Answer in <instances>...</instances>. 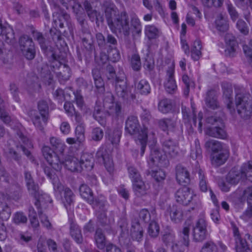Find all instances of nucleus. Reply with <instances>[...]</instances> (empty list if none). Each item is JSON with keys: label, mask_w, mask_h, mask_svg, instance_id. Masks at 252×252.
<instances>
[{"label": "nucleus", "mask_w": 252, "mask_h": 252, "mask_svg": "<svg viewBox=\"0 0 252 252\" xmlns=\"http://www.w3.org/2000/svg\"><path fill=\"white\" fill-rule=\"evenodd\" d=\"M43 156L49 164L56 171H60L63 164L68 170L72 172H81L82 165L75 157L68 156L64 161L61 160L59 156L49 146H44L42 148Z\"/></svg>", "instance_id": "nucleus-1"}, {"label": "nucleus", "mask_w": 252, "mask_h": 252, "mask_svg": "<svg viewBox=\"0 0 252 252\" xmlns=\"http://www.w3.org/2000/svg\"><path fill=\"white\" fill-rule=\"evenodd\" d=\"M251 95L244 90L236 91L235 104L240 116L244 119L249 118L252 113V99Z\"/></svg>", "instance_id": "nucleus-2"}, {"label": "nucleus", "mask_w": 252, "mask_h": 252, "mask_svg": "<svg viewBox=\"0 0 252 252\" xmlns=\"http://www.w3.org/2000/svg\"><path fill=\"white\" fill-rule=\"evenodd\" d=\"M109 28L113 33L119 32L123 33L125 36H128L130 34V27L129 17L127 12L125 10L120 12L114 18V22Z\"/></svg>", "instance_id": "nucleus-3"}, {"label": "nucleus", "mask_w": 252, "mask_h": 252, "mask_svg": "<svg viewBox=\"0 0 252 252\" xmlns=\"http://www.w3.org/2000/svg\"><path fill=\"white\" fill-rule=\"evenodd\" d=\"M175 198L177 202L184 205H188L192 202L194 205V206L191 207L192 210H194L199 204L197 196L186 186L177 190L175 193Z\"/></svg>", "instance_id": "nucleus-4"}, {"label": "nucleus", "mask_w": 252, "mask_h": 252, "mask_svg": "<svg viewBox=\"0 0 252 252\" xmlns=\"http://www.w3.org/2000/svg\"><path fill=\"white\" fill-rule=\"evenodd\" d=\"M115 91L116 95L124 102L130 103L136 98L135 94L131 93L127 87L126 81L120 77L115 80Z\"/></svg>", "instance_id": "nucleus-5"}, {"label": "nucleus", "mask_w": 252, "mask_h": 252, "mask_svg": "<svg viewBox=\"0 0 252 252\" xmlns=\"http://www.w3.org/2000/svg\"><path fill=\"white\" fill-rule=\"evenodd\" d=\"M50 69L56 74L61 83H63L69 80L71 76L69 67L66 64L62 63L54 57L50 63Z\"/></svg>", "instance_id": "nucleus-6"}, {"label": "nucleus", "mask_w": 252, "mask_h": 252, "mask_svg": "<svg viewBox=\"0 0 252 252\" xmlns=\"http://www.w3.org/2000/svg\"><path fill=\"white\" fill-rule=\"evenodd\" d=\"M20 49L24 56L29 60H32L35 55L34 42L31 37L23 35L19 39Z\"/></svg>", "instance_id": "nucleus-7"}, {"label": "nucleus", "mask_w": 252, "mask_h": 252, "mask_svg": "<svg viewBox=\"0 0 252 252\" xmlns=\"http://www.w3.org/2000/svg\"><path fill=\"white\" fill-rule=\"evenodd\" d=\"M207 223L204 218H200L196 221L193 228V239L201 242L205 240L208 235L207 230Z\"/></svg>", "instance_id": "nucleus-8"}, {"label": "nucleus", "mask_w": 252, "mask_h": 252, "mask_svg": "<svg viewBox=\"0 0 252 252\" xmlns=\"http://www.w3.org/2000/svg\"><path fill=\"white\" fill-rule=\"evenodd\" d=\"M144 128H147L144 126L140 128V126L136 117L131 116L127 118L126 122L125 130L126 132L131 135L137 134V137L139 133Z\"/></svg>", "instance_id": "nucleus-9"}, {"label": "nucleus", "mask_w": 252, "mask_h": 252, "mask_svg": "<svg viewBox=\"0 0 252 252\" xmlns=\"http://www.w3.org/2000/svg\"><path fill=\"white\" fill-rule=\"evenodd\" d=\"M235 249L236 252H251L252 249V236L247 234L242 239L238 236L236 238Z\"/></svg>", "instance_id": "nucleus-10"}, {"label": "nucleus", "mask_w": 252, "mask_h": 252, "mask_svg": "<svg viewBox=\"0 0 252 252\" xmlns=\"http://www.w3.org/2000/svg\"><path fill=\"white\" fill-rule=\"evenodd\" d=\"M150 160L153 164L161 167L166 166L168 164L165 154L157 148L152 149Z\"/></svg>", "instance_id": "nucleus-11"}, {"label": "nucleus", "mask_w": 252, "mask_h": 252, "mask_svg": "<svg viewBox=\"0 0 252 252\" xmlns=\"http://www.w3.org/2000/svg\"><path fill=\"white\" fill-rule=\"evenodd\" d=\"M165 215L169 216L171 220L178 223L183 220L184 212L182 208L176 205L169 206L165 211Z\"/></svg>", "instance_id": "nucleus-12"}, {"label": "nucleus", "mask_w": 252, "mask_h": 252, "mask_svg": "<svg viewBox=\"0 0 252 252\" xmlns=\"http://www.w3.org/2000/svg\"><path fill=\"white\" fill-rule=\"evenodd\" d=\"M176 178L181 185L188 184L190 182V175L187 168L181 164L177 165L176 167Z\"/></svg>", "instance_id": "nucleus-13"}, {"label": "nucleus", "mask_w": 252, "mask_h": 252, "mask_svg": "<svg viewBox=\"0 0 252 252\" xmlns=\"http://www.w3.org/2000/svg\"><path fill=\"white\" fill-rule=\"evenodd\" d=\"M221 87L223 91V96L226 99L227 108L231 112L234 111V107L232 102V87L230 83L227 82H223L221 83Z\"/></svg>", "instance_id": "nucleus-14"}, {"label": "nucleus", "mask_w": 252, "mask_h": 252, "mask_svg": "<svg viewBox=\"0 0 252 252\" xmlns=\"http://www.w3.org/2000/svg\"><path fill=\"white\" fill-rule=\"evenodd\" d=\"M163 150L171 158H175L179 155V145L177 141L168 139L165 140L162 144Z\"/></svg>", "instance_id": "nucleus-15"}, {"label": "nucleus", "mask_w": 252, "mask_h": 252, "mask_svg": "<svg viewBox=\"0 0 252 252\" xmlns=\"http://www.w3.org/2000/svg\"><path fill=\"white\" fill-rule=\"evenodd\" d=\"M53 18L54 25L56 28L59 26L60 28H63L64 25L69 26L70 16L66 13L61 11L54 12L53 14Z\"/></svg>", "instance_id": "nucleus-16"}, {"label": "nucleus", "mask_w": 252, "mask_h": 252, "mask_svg": "<svg viewBox=\"0 0 252 252\" xmlns=\"http://www.w3.org/2000/svg\"><path fill=\"white\" fill-rule=\"evenodd\" d=\"M30 116L33 125L39 130L43 131L44 126L46 125L48 120V116L44 115H39L35 110H32L30 112Z\"/></svg>", "instance_id": "nucleus-17"}, {"label": "nucleus", "mask_w": 252, "mask_h": 252, "mask_svg": "<svg viewBox=\"0 0 252 252\" xmlns=\"http://www.w3.org/2000/svg\"><path fill=\"white\" fill-rule=\"evenodd\" d=\"M92 74L97 92L99 94H103L105 92L104 82L101 77L100 70L97 68L93 69Z\"/></svg>", "instance_id": "nucleus-18"}, {"label": "nucleus", "mask_w": 252, "mask_h": 252, "mask_svg": "<svg viewBox=\"0 0 252 252\" xmlns=\"http://www.w3.org/2000/svg\"><path fill=\"white\" fill-rule=\"evenodd\" d=\"M84 6L88 17L92 21H95L97 26H99L100 22H103V18L100 13L96 10L93 9L91 4L88 1H85Z\"/></svg>", "instance_id": "nucleus-19"}, {"label": "nucleus", "mask_w": 252, "mask_h": 252, "mask_svg": "<svg viewBox=\"0 0 252 252\" xmlns=\"http://www.w3.org/2000/svg\"><path fill=\"white\" fill-rule=\"evenodd\" d=\"M120 13L113 3H110L105 5V15L109 27L114 22V18L116 17Z\"/></svg>", "instance_id": "nucleus-20"}, {"label": "nucleus", "mask_w": 252, "mask_h": 252, "mask_svg": "<svg viewBox=\"0 0 252 252\" xmlns=\"http://www.w3.org/2000/svg\"><path fill=\"white\" fill-rule=\"evenodd\" d=\"M224 125L222 123V126H220V124L214 127H208L206 130V133L208 135L220 138L225 139L227 137V133L224 129Z\"/></svg>", "instance_id": "nucleus-21"}, {"label": "nucleus", "mask_w": 252, "mask_h": 252, "mask_svg": "<svg viewBox=\"0 0 252 252\" xmlns=\"http://www.w3.org/2000/svg\"><path fill=\"white\" fill-rule=\"evenodd\" d=\"M174 70L173 67H169L167 71V81L164 87L166 91L169 94L173 93L177 89V85L174 79Z\"/></svg>", "instance_id": "nucleus-22"}, {"label": "nucleus", "mask_w": 252, "mask_h": 252, "mask_svg": "<svg viewBox=\"0 0 252 252\" xmlns=\"http://www.w3.org/2000/svg\"><path fill=\"white\" fill-rule=\"evenodd\" d=\"M80 164L82 165V170H91L94 167V158L93 154L90 153L84 152L81 155Z\"/></svg>", "instance_id": "nucleus-23"}, {"label": "nucleus", "mask_w": 252, "mask_h": 252, "mask_svg": "<svg viewBox=\"0 0 252 252\" xmlns=\"http://www.w3.org/2000/svg\"><path fill=\"white\" fill-rule=\"evenodd\" d=\"M183 118L185 124H189L192 122L194 126L196 125V118L195 114L194 108L192 107L191 110L185 106H182Z\"/></svg>", "instance_id": "nucleus-24"}, {"label": "nucleus", "mask_w": 252, "mask_h": 252, "mask_svg": "<svg viewBox=\"0 0 252 252\" xmlns=\"http://www.w3.org/2000/svg\"><path fill=\"white\" fill-rule=\"evenodd\" d=\"M228 157L229 152L227 150H222L219 153H214L211 159L212 164L215 166H219L225 163Z\"/></svg>", "instance_id": "nucleus-25"}, {"label": "nucleus", "mask_w": 252, "mask_h": 252, "mask_svg": "<svg viewBox=\"0 0 252 252\" xmlns=\"http://www.w3.org/2000/svg\"><path fill=\"white\" fill-rule=\"evenodd\" d=\"M176 124V120L171 118H163L158 121L159 127L164 131H174Z\"/></svg>", "instance_id": "nucleus-26"}, {"label": "nucleus", "mask_w": 252, "mask_h": 252, "mask_svg": "<svg viewBox=\"0 0 252 252\" xmlns=\"http://www.w3.org/2000/svg\"><path fill=\"white\" fill-rule=\"evenodd\" d=\"M205 102L206 105L211 109H215L219 107L220 105L217 100L216 92L214 90H210L207 92Z\"/></svg>", "instance_id": "nucleus-27"}, {"label": "nucleus", "mask_w": 252, "mask_h": 252, "mask_svg": "<svg viewBox=\"0 0 252 252\" xmlns=\"http://www.w3.org/2000/svg\"><path fill=\"white\" fill-rule=\"evenodd\" d=\"M103 147L100 148L99 150L97 152V154L98 156H101L102 157L106 170L110 174H111L114 170L113 160L109 154L103 153ZM104 150L105 151V149H104Z\"/></svg>", "instance_id": "nucleus-28"}, {"label": "nucleus", "mask_w": 252, "mask_h": 252, "mask_svg": "<svg viewBox=\"0 0 252 252\" xmlns=\"http://www.w3.org/2000/svg\"><path fill=\"white\" fill-rule=\"evenodd\" d=\"M241 180H244L243 174H242L240 170L235 168H232L226 177L227 182L232 185L238 184Z\"/></svg>", "instance_id": "nucleus-29"}, {"label": "nucleus", "mask_w": 252, "mask_h": 252, "mask_svg": "<svg viewBox=\"0 0 252 252\" xmlns=\"http://www.w3.org/2000/svg\"><path fill=\"white\" fill-rule=\"evenodd\" d=\"M31 32L34 39L37 41L41 49L44 51H46L48 46L46 38L42 33L36 30L33 27H31Z\"/></svg>", "instance_id": "nucleus-30"}, {"label": "nucleus", "mask_w": 252, "mask_h": 252, "mask_svg": "<svg viewBox=\"0 0 252 252\" xmlns=\"http://www.w3.org/2000/svg\"><path fill=\"white\" fill-rule=\"evenodd\" d=\"M5 36V41L12 43L14 40V33L13 29L9 26H4L0 21V35Z\"/></svg>", "instance_id": "nucleus-31"}, {"label": "nucleus", "mask_w": 252, "mask_h": 252, "mask_svg": "<svg viewBox=\"0 0 252 252\" xmlns=\"http://www.w3.org/2000/svg\"><path fill=\"white\" fill-rule=\"evenodd\" d=\"M70 233L71 237L78 244H81L83 241V238L81 229L78 225L72 222L70 226Z\"/></svg>", "instance_id": "nucleus-32"}, {"label": "nucleus", "mask_w": 252, "mask_h": 252, "mask_svg": "<svg viewBox=\"0 0 252 252\" xmlns=\"http://www.w3.org/2000/svg\"><path fill=\"white\" fill-rule=\"evenodd\" d=\"M132 183L133 189L136 196L140 197L147 193L146 187L141 179L137 180H134Z\"/></svg>", "instance_id": "nucleus-33"}, {"label": "nucleus", "mask_w": 252, "mask_h": 252, "mask_svg": "<svg viewBox=\"0 0 252 252\" xmlns=\"http://www.w3.org/2000/svg\"><path fill=\"white\" fill-rule=\"evenodd\" d=\"M80 195L88 203L92 202L94 194L91 189L86 185L82 184L79 188Z\"/></svg>", "instance_id": "nucleus-34"}, {"label": "nucleus", "mask_w": 252, "mask_h": 252, "mask_svg": "<svg viewBox=\"0 0 252 252\" xmlns=\"http://www.w3.org/2000/svg\"><path fill=\"white\" fill-rule=\"evenodd\" d=\"M96 245L99 249H103L106 245V238L102 230L100 228L96 229L94 235Z\"/></svg>", "instance_id": "nucleus-35"}, {"label": "nucleus", "mask_w": 252, "mask_h": 252, "mask_svg": "<svg viewBox=\"0 0 252 252\" xmlns=\"http://www.w3.org/2000/svg\"><path fill=\"white\" fill-rule=\"evenodd\" d=\"M82 40L87 50L91 51L93 49V37L87 28H86V32L82 36Z\"/></svg>", "instance_id": "nucleus-36"}, {"label": "nucleus", "mask_w": 252, "mask_h": 252, "mask_svg": "<svg viewBox=\"0 0 252 252\" xmlns=\"http://www.w3.org/2000/svg\"><path fill=\"white\" fill-rule=\"evenodd\" d=\"M132 27V34L134 38L139 37L141 33V25L138 18L134 16L131 19Z\"/></svg>", "instance_id": "nucleus-37"}, {"label": "nucleus", "mask_w": 252, "mask_h": 252, "mask_svg": "<svg viewBox=\"0 0 252 252\" xmlns=\"http://www.w3.org/2000/svg\"><path fill=\"white\" fill-rule=\"evenodd\" d=\"M74 194L72 190L68 188H66L63 192V202L66 208L68 209L73 202Z\"/></svg>", "instance_id": "nucleus-38"}, {"label": "nucleus", "mask_w": 252, "mask_h": 252, "mask_svg": "<svg viewBox=\"0 0 252 252\" xmlns=\"http://www.w3.org/2000/svg\"><path fill=\"white\" fill-rule=\"evenodd\" d=\"M89 203L93 206L96 212L98 211L105 210V206L106 204V200L102 196H100L95 198L94 197L92 202H89Z\"/></svg>", "instance_id": "nucleus-39"}, {"label": "nucleus", "mask_w": 252, "mask_h": 252, "mask_svg": "<svg viewBox=\"0 0 252 252\" xmlns=\"http://www.w3.org/2000/svg\"><path fill=\"white\" fill-rule=\"evenodd\" d=\"M148 139V128H144L139 133L138 136V140L140 143L141 147V156H143L144 154L145 148L147 146Z\"/></svg>", "instance_id": "nucleus-40"}, {"label": "nucleus", "mask_w": 252, "mask_h": 252, "mask_svg": "<svg viewBox=\"0 0 252 252\" xmlns=\"http://www.w3.org/2000/svg\"><path fill=\"white\" fill-rule=\"evenodd\" d=\"M175 234L172 229L167 226L162 237V242L166 245L173 243L175 241Z\"/></svg>", "instance_id": "nucleus-41"}, {"label": "nucleus", "mask_w": 252, "mask_h": 252, "mask_svg": "<svg viewBox=\"0 0 252 252\" xmlns=\"http://www.w3.org/2000/svg\"><path fill=\"white\" fill-rule=\"evenodd\" d=\"M132 237L137 241H141L143 236V229L139 223L132 225L131 230Z\"/></svg>", "instance_id": "nucleus-42"}, {"label": "nucleus", "mask_w": 252, "mask_h": 252, "mask_svg": "<svg viewBox=\"0 0 252 252\" xmlns=\"http://www.w3.org/2000/svg\"><path fill=\"white\" fill-rule=\"evenodd\" d=\"M136 88L142 95H147L150 94L151 88L148 82L144 79L140 80L137 84Z\"/></svg>", "instance_id": "nucleus-43"}, {"label": "nucleus", "mask_w": 252, "mask_h": 252, "mask_svg": "<svg viewBox=\"0 0 252 252\" xmlns=\"http://www.w3.org/2000/svg\"><path fill=\"white\" fill-rule=\"evenodd\" d=\"M202 49L201 42L199 40H196L193 43L192 48L191 51L192 58L195 61H197L200 58Z\"/></svg>", "instance_id": "nucleus-44"}, {"label": "nucleus", "mask_w": 252, "mask_h": 252, "mask_svg": "<svg viewBox=\"0 0 252 252\" xmlns=\"http://www.w3.org/2000/svg\"><path fill=\"white\" fill-rule=\"evenodd\" d=\"M158 108L163 113H168L172 108L171 100L167 98L161 100L158 103Z\"/></svg>", "instance_id": "nucleus-45"}, {"label": "nucleus", "mask_w": 252, "mask_h": 252, "mask_svg": "<svg viewBox=\"0 0 252 252\" xmlns=\"http://www.w3.org/2000/svg\"><path fill=\"white\" fill-rule=\"evenodd\" d=\"M216 25L217 29L220 32H225L228 29V24L221 14H220L216 20Z\"/></svg>", "instance_id": "nucleus-46"}, {"label": "nucleus", "mask_w": 252, "mask_h": 252, "mask_svg": "<svg viewBox=\"0 0 252 252\" xmlns=\"http://www.w3.org/2000/svg\"><path fill=\"white\" fill-rule=\"evenodd\" d=\"M29 90L30 91H38L41 88L39 79L36 76H32L27 81Z\"/></svg>", "instance_id": "nucleus-47"}, {"label": "nucleus", "mask_w": 252, "mask_h": 252, "mask_svg": "<svg viewBox=\"0 0 252 252\" xmlns=\"http://www.w3.org/2000/svg\"><path fill=\"white\" fill-rule=\"evenodd\" d=\"M50 141L51 145L54 148L55 150L60 153H63L65 146L60 139L55 137H52L50 138Z\"/></svg>", "instance_id": "nucleus-48"}, {"label": "nucleus", "mask_w": 252, "mask_h": 252, "mask_svg": "<svg viewBox=\"0 0 252 252\" xmlns=\"http://www.w3.org/2000/svg\"><path fill=\"white\" fill-rule=\"evenodd\" d=\"M34 198L36 199L35 205L37 207L38 210H41L40 207L41 206L50 201L49 196L45 193H42V191L37 195V197Z\"/></svg>", "instance_id": "nucleus-49"}, {"label": "nucleus", "mask_w": 252, "mask_h": 252, "mask_svg": "<svg viewBox=\"0 0 252 252\" xmlns=\"http://www.w3.org/2000/svg\"><path fill=\"white\" fill-rule=\"evenodd\" d=\"M189 231L190 228L189 226L184 227L180 232L181 240L178 241L180 242L181 244L187 247H188L189 244Z\"/></svg>", "instance_id": "nucleus-50"}, {"label": "nucleus", "mask_w": 252, "mask_h": 252, "mask_svg": "<svg viewBox=\"0 0 252 252\" xmlns=\"http://www.w3.org/2000/svg\"><path fill=\"white\" fill-rule=\"evenodd\" d=\"M121 134V131L118 129H115L110 132L108 135L109 141L113 145L117 146L120 142Z\"/></svg>", "instance_id": "nucleus-51"}, {"label": "nucleus", "mask_w": 252, "mask_h": 252, "mask_svg": "<svg viewBox=\"0 0 252 252\" xmlns=\"http://www.w3.org/2000/svg\"><path fill=\"white\" fill-rule=\"evenodd\" d=\"M207 148H210L214 153H218L222 151L221 143L215 140H211L207 141L205 143Z\"/></svg>", "instance_id": "nucleus-52"}, {"label": "nucleus", "mask_w": 252, "mask_h": 252, "mask_svg": "<svg viewBox=\"0 0 252 252\" xmlns=\"http://www.w3.org/2000/svg\"><path fill=\"white\" fill-rule=\"evenodd\" d=\"M29 194L34 197H37V195L41 192L39 186L34 182L26 185Z\"/></svg>", "instance_id": "nucleus-53"}, {"label": "nucleus", "mask_w": 252, "mask_h": 252, "mask_svg": "<svg viewBox=\"0 0 252 252\" xmlns=\"http://www.w3.org/2000/svg\"><path fill=\"white\" fill-rule=\"evenodd\" d=\"M223 116V113L220 112L218 117L215 116L208 117L206 119V122L213 125L218 126L220 124V126H222V123H223L222 117Z\"/></svg>", "instance_id": "nucleus-54"}, {"label": "nucleus", "mask_w": 252, "mask_h": 252, "mask_svg": "<svg viewBox=\"0 0 252 252\" xmlns=\"http://www.w3.org/2000/svg\"><path fill=\"white\" fill-rule=\"evenodd\" d=\"M218 247L215 243L212 241H208L205 242L200 251V252H217Z\"/></svg>", "instance_id": "nucleus-55"}, {"label": "nucleus", "mask_w": 252, "mask_h": 252, "mask_svg": "<svg viewBox=\"0 0 252 252\" xmlns=\"http://www.w3.org/2000/svg\"><path fill=\"white\" fill-rule=\"evenodd\" d=\"M159 232V226L157 222L155 221H152L148 227V234L149 235L154 238L157 237Z\"/></svg>", "instance_id": "nucleus-56"}, {"label": "nucleus", "mask_w": 252, "mask_h": 252, "mask_svg": "<svg viewBox=\"0 0 252 252\" xmlns=\"http://www.w3.org/2000/svg\"><path fill=\"white\" fill-rule=\"evenodd\" d=\"M158 31L154 26L149 25L145 28V33L149 39H154L158 36Z\"/></svg>", "instance_id": "nucleus-57"}, {"label": "nucleus", "mask_w": 252, "mask_h": 252, "mask_svg": "<svg viewBox=\"0 0 252 252\" xmlns=\"http://www.w3.org/2000/svg\"><path fill=\"white\" fill-rule=\"evenodd\" d=\"M236 28L241 33L247 35L249 33V29L247 23L243 19H239L236 23Z\"/></svg>", "instance_id": "nucleus-58"}, {"label": "nucleus", "mask_w": 252, "mask_h": 252, "mask_svg": "<svg viewBox=\"0 0 252 252\" xmlns=\"http://www.w3.org/2000/svg\"><path fill=\"white\" fill-rule=\"evenodd\" d=\"M202 150L198 143V141H195V147L193 148L191 150L190 157L193 159L200 158L201 157Z\"/></svg>", "instance_id": "nucleus-59"}, {"label": "nucleus", "mask_w": 252, "mask_h": 252, "mask_svg": "<svg viewBox=\"0 0 252 252\" xmlns=\"http://www.w3.org/2000/svg\"><path fill=\"white\" fill-rule=\"evenodd\" d=\"M85 129L84 126L82 124L78 125L75 129V135L77 137V140L79 143H81L85 139Z\"/></svg>", "instance_id": "nucleus-60"}, {"label": "nucleus", "mask_w": 252, "mask_h": 252, "mask_svg": "<svg viewBox=\"0 0 252 252\" xmlns=\"http://www.w3.org/2000/svg\"><path fill=\"white\" fill-rule=\"evenodd\" d=\"M131 66L135 71H138L141 68L140 58L139 55L134 54L131 59Z\"/></svg>", "instance_id": "nucleus-61"}, {"label": "nucleus", "mask_w": 252, "mask_h": 252, "mask_svg": "<svg viewBox=\"0 0 252 252\" xmlns=\"http://www.w3.org/2000/svg\"><path fill=\"white\" fill-rule=\"evenodd\" d=\"M103 136V131L99 127H95L92 130L91 133L92 139L95 141H100Z\"/></svg>", "instance_id": "nucleus-62"}, {"label": "nucleus", "mask_w": 252, "mask_h": 252, "mask_svg": "<svg viewBox=\"0 0 252 252\" xmlns=\"http://www.w3.org/2000/svg\"><path fill=\"white\" fill-rule=\"evenodd\" d=\"M38 109L40 115L48 116L49 107L47 102L45 100H41L38 103Z\"/></svg>", "instance_id": "nucleus-63"}, {"label": "nucleus", "mask_w": 252, "mask_h": 252, "mask_svg": "<svg viewBox=\"0 0 252 252\" xmlns=\"http://www.w3.org/2000/svg\"><path fill=\"white\" fill-rule=\"evenodd\" d=\"M226 7L231 19L233 21H236L239 17V14L236 11L235 7L230 2H227L226 3Z\"/></svg>", "instance_id": "nucleus-64"}]
</instances>
